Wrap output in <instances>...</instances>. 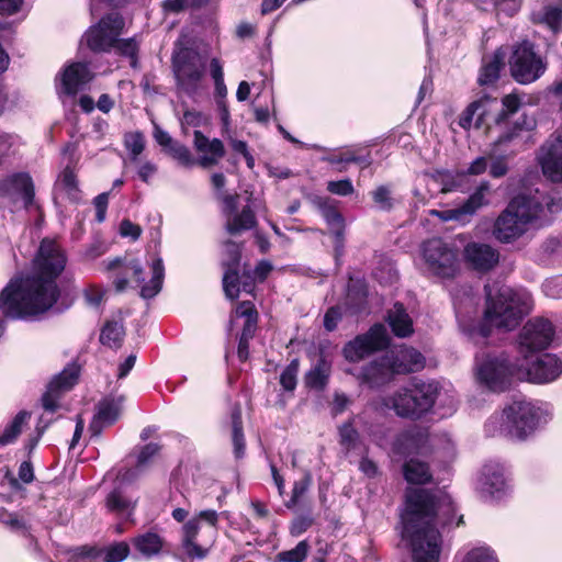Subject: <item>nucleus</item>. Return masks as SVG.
Segmentation results:
<instances>
[{
	"label": "nucleus",
	"mask_w": 562,
	"mask_h": 562,
	"mask_svg": "<svg viewBox=\"0 0 562 562\" xmlns=\"http://www.w3.org/2000/svg\"><path fill=\"white\" fill-rule=\"evenodd\" d=\"M67 263L60 245L49 238L41 241L32 273L10 280L0 293V313L5 318L23 319L48 311L57 301L56 283Z\"/></svg>",
	"instance_id": "f257e3e1"
},
{
	"label": "nucleus",
	"mask_w": 562,
	"mask_h": 562,
	"mask_svg": "<svg viewBox=\"0 0 562 562\" xmlns=\"http://www.w3.org/2000/svg\"><path fill=\"white\" fill-rule=\"evenodd\" d=\"M454 510L452 498L441 491L407 490L402 537L409 542L414 562L439 561L442 540L437 525L452 524Z\"/></svg>",
	"instance_id": "f03ea898"
},
{
	"label": "nucleus",
	"mask_w": 562,
	"mask_h": 562,
	"mask_svg": "<svg viewBox=\"0 0 562 562\" xmlns=\"http://www.w3.org/2000/svg\"><path fill=\"white\" fill-rule=\"evenodd\" d=\"M562 203L554 201L546 192H522L510 200L494 223L493 235L501 243H512L522 236L530 224L542 217L544 210L555 213Z\"/></svg>",
	"instance_id": "7ed1b4c3"
},
{
	"label": "nucleus",
	"mask_w": 562,
	"mask_h": 562,
	"mask_svg": "<svg viewBox=\"0 0 562 562\" xmlns=\"http://www.w3.org/2000/svg\"><path fill=\"white\" fill-rule=\"evenodd\" d=\"M552 417L548 404H538L527 400L514 401L502 413L492 415L485 423V432L490 437L503 436L525 440Z\"/></svg>",
	"instance_id": "20e7f679"
},
{
	"label": "nucleus",
	"mask_w": 562,
	"mask_h": 562,
	"mask_svg": "<svg viewBox=\"0 0 562 562\" xmlns=\"http://www.w3.org/2000/svg\"><path fill=\"white\" fill-rule=\"evenodd\" d=\"M485 292L484 318L477 330L473 333L482 339L490 336L492 327L505 330L514 329L532 308V297L526 290H514L503 285L496 294H493L491 288L486 285Z\"/></svg>",
	"instance_id": "39448f33"
},
{
	"label": "nucleus",
	"mask_w": 562,
	"mask_h": 562,
	"mask_svg": "<svg viewBox=\"0 0 562 562\" xmlns=\"http://www.w3.org/2000/svg\"><path fill=\"white\" fill-rule=\"evenodd\" d=\"M124 26V19L119 13H110L90 26L81 42L97 53L114 49L119 55L128 57L131 66L136 68L138 43L134 37L120 40Z\"/></svg>",
	"instance_id": "423d86ee"
},
{
	"label": "nucleus",
	"mask_w": 562,
	"mask_h": 562,
	"mask_svg": "<svg viewBox=\"0 0 562 562\" xmlns=\"http://www.w3.org/2000/svg\"><path fill=\"white\" fill-rule=\"evenodd\" d=\"M438 394L437 382L414 380L393 396L384 398L383 404L401 417L419 418L432 407Z\"/></svg>",
	"instance_id": "0eeeda50"
},
{
	"label": "nucleus",
	"mask_w": 562,
	"mask_h": 562,
	"mask_svg": "<svg viewBox=\"0 0 562 562\" xmlns=\"http://www.w3.org/2000/svg\"><path fill=\"white\" fill-rule=\"evenodd\" d=\"M518 368L519 361L512 363L505 352H482L475 357L474 373L482 387L501 393L518 380Z\"/></svg>",
	"instance_id": "6e6552de"
},
{
	"label": "nucleus",
	"mask_w": 562,
	"mask_h": 562,
	"mask_svg": "<svg viewBox=\"0 0 562 562\" xmlns=\"http://www.w3.org/2000/svg\"><path fill=\"white\" fill-rule=\"evenodd\" d=\"M425 272L441 279H452L460 269L457 247L435 237L424 241L420 246Z\"/></svg>",
	"instance_id": "1a4fd4ad"
},
{
	"label": "nucleus",
	"mask_w": 562,
	"mask_h": 562,
	"mask_svg": "<svg viewBox=\"0 0 562 562\" xmlns=\"http://www.w3.org/2000/svg\"><path fill=\"white\" fill-rule=\"evenodd\" d=\"M508 64L512 77L520 85L537 81L548 68L546 56L528 40L513 46Z\"/></svg>",
	"instance_id": "9d476101"
},
{
	"label": "nucleus",
	"mask_w": 562,
	"mask_h": 562,
	"mask_svg": "<svg viewBox=\"0 0 562 562\" xmlns=\"http://www.w3.org/2000/svg\"><path fill=\"white\" fill-rule=\"evenodd\" d=\"M172 69L178 89L193 95L205 71V57L194 48L177 47L172 54Z\"/></svg>",
	"instance_id": "9b49d317"
},
{
	"label": "nucleus",
	"mask_w": 562,
	"mask_h": 562,
	"mask_svg": "<svg viewBox=\"0 0 562 562\" xmlns=\"http://www.w3.org/2000/svg\"><path fill=\"white\" fill-rule=\"evenodd\" d=\"M553 336L554 327L550 321L542 317L528 321L518 337V348L524 360L527 361L533 352L548 348Z\"/></svg>",
	"instance_id": "f8f14e48"
},
{
	"label": "nucleus",
	"mask_w": 562,
	"mask_h": 562,
	"mask_svg": "<svg viewBox=\"0 0 562 562\" xmlns=\"http://www.w3.org/2000/svg\"><path fill=\"white\" fill-rule=\"evenodd\" d=\"M202 522L210 529L213 539L217 531L218 514L213 509L201 510L182 526V547L187 554L193 559H203L207 553L206 548L194 541Z\"/></svg>",
	"instance_id": "ddd939ff"
},
{
	"label": "nucleus",
	"mask_w": 562,
	"mask_h": 562,
	"mask_svg": "<svg viewBox=\"0 0 562 562\" xmlns=\"http://www.w3.org/2000/svg\"><path fill=\"white\" fill-rule=\"evenodd\" d=\"M561 374L562 362L557 356L551 353L542 355L536 360H531V357H528L527 361L522 359L519 362L518 380L520 381L526 380L542 384L555 380Z\"/></svg>",
	"instance_id": "4468645a"
},
{
	"label": "nucleus",
	"mask_w": 562,
	"mask_h": 562,
	"mask_svg": "<svg viewBox=\"0 0 562 562\" xmlns=\"http://www.w3.org/2000/svg\"><path fill=\"white\" fill-rule=\"evenodd\" d=\"M387 344L386 328L382 324H375L366 334L346 344L342 352L348 361L358 362L373 351L386 347Z\"/></svg>",
	"instance_id": "2eb2a0df"
},
{
	"label": "nucleus",
	"mask_w": 562,
	"mask_h": 562,
	"mask_svg": "<svg viewBox=\"0 0 562 562\" xmlns=\"http://www.w3.org/2000/svg\"><path fill=\"white\" fill-rule=\"evenodd\" d=\"M123 267L126 276H131L137 284H142V297L153 299L160 292L165 278V267L161 258H155L151 261V277L147 283H145L144 270L138 260H131L124 263Z\"/></svg>",
	"instance_id": "dca6fc26"
},
{
	"label": "nucleus",
	"mask_w": 562,
	"mask_h": 562,
	"mask_svg": "<svg viewBox=\"0 0 562 562\" xmlns=\"http://www.w3.org/2000/svg\"><path fill=\"white\" fill-rule=\"evenodd\" d=\"M22 198L25 206L34 199V184L27 172H15L0 180V199L16 201Z\"/></svg>",
	"instance_id": "f3484780"
},
{
	"label": "nucleus",
	"mask_w": 562,
	"mask_h": 562,
	"mask_svg": "<svg viewBox=\"0 0 562 562\" xmlns=\"http://www.w3.org/2000/svg\"><path fill=\"white\" fill-rule=\"evenodd\" d=\"M224 256L223 266L225 272L223 276V289L225 295L234 300L238 297L239 294L238 266L240 260V245L232 240L225 241Z\"/></svg>",
	"instance_id": "a211bd4d"
},
{
	"label": "nucleus",
	"mask_w": 562,
	"mask_h": 562,
	"mask_svg": "<svg viewBox=\"0 0 562 562\" xmlns=\"http://www.w3.org/2000/svg\"><path fill=\"white\" fill-rule=\"evenodd\" d=\"M79 371L77 364H69L49 382L42 397V404L46 411L54 412L57 408L59 394L74 387L79 379Z\"/></svg>",
	"instance_id": "6ab92c4d"
},
{
	"label": "nucleus",
	"mask_w": 562,
	"mask_h": 562,
	"mask_svg": "<svg viewBox=\"0 0 562 562\" xmlns=\"http://www.w3.org/2000/svg\"><path fill=\"white\" fill-rule=\"evenodd\" d=\"M542 173L552 182H562V145L559 139L547 140L537 153Z\"/></svg>",
	"instance_id": "aec40b11"
},
{
	"label": "nucleus",
	"mask_w": 562,
	"mask_h": 562,
	"mask_svg": "<svg viewBox=\"0 0 562 562\" xmlns=\"http://www.w3.org/2000/svg\"><path fill=\"white\" fill-rule=\"evenodd\" d=\"M92 78L93 74L88 65L78 61L67 65L56 78V81L63 93L75 95L79 90L83 89Z\"/></svg>",
	"instance_id": "412c9836"
},
{
	"label": "nucleus",
	"mask_w": 562,
	"mask_h": 562,
	"mask_svg": "<svg viewBox=\"0 0 562 562\" xmlns=\"http://www.w3.org/2000/svg\"><path fill=\"white\" fill-rule=\"evenodd\" d=\"M235 317L245 318L244 328L238 341L237 355L240 361H246L249 356V340L257 328L258 313L252 302H240L235 310Z\"/></svg>",
	"instance_id": "4be33fe9"
},
{
	"label": "nucleus",
	"mask_w": 562,
	"mask_h": 562,
	"mask_svg": "<svg viewBox=\"0 0 562 562\" xmlns=\"http://www.w3.org/2000/svg\"><path fill=\"white\" fill-rule=\"evenodd\" d=\"M124 396H108L99 402L98 409L90 423L89 430L92 436H99L104 427L113 425L122 411Z\"/></svg>",
	"instance_id": "5701e85b"
},
{
	"label": "nucleus",
	"mask_w": 562,
	"mask_h": 562,
	"mask_svg": "<svg viewBox=\"0 0 562 562\" xmlns=\"http://www.w3.org/2000/svg\"><path fill=\"white\" fill-rule=\"evenodd\" d=\"M394 367L396 374L416 372L424 368L425 358L416 349L407 346H400L385 353Z\"/></svg>",
	"instance_id": "b1692460"
},
{
	"label": "nucleus",
	"mask_w": 562,
	"mask_h": 562,
	"mask_svg": "<svg viewBox=\"0 0 562 562\" xmlns=\"http://www.w3.org/2000/svg\"><path fill=\"white\" fill-rule=\"evenodd\" d=\"M465 262L477 271H488L499 259L498 251L487 244L470 243L464 248Z\"/></svg>",
	"instance_id": "393cba45"
},
{
	"label": "nucleus",
	"mask_w": 562,
	"mask_h": 562,
	"mask_svg": "<svg viewBox=\"0 0 562 562\" xmlns=\"http://www.w3.org/2000/svg\"><path fill=\"white\" fill-rule=\"evenodd\" d=\"M395 374L387 356L383 355L364 366L359 378L370 387H376L390 382Z\"/></svg>",
	"instance_id": "a878e982"
},
{
	"label": "nucleus",
	"mask_w": 562,
	"mask_h": 562,
	"mask_svg": "<svg viewBox=\"0 0 562 562\" xmlns=\"http://www.w3.org/2000/svg\"><path fill=\"white\" fill-rule=\"evenodd\" d=\"M194 147L199 153L204 154L199 164L202 167L214 166L225 156V147L221 139H210L201 131H194Z\"/></svg>",
	"instance_id": "bb28decb"
},
{
	"label": "nucleus",
	"mask_w": 562,
	"mask_h": 562,
	"mask_svg": "<svg viewBox=\"0 0 562 562\" xmlns=\"http://www.w3.org/2000/svg\"><path fill=\"white\" fill-rule=\"evenodd\" d=\"M481 491L492 497H501L507 490L504 468L498 463L485 464L480 477Z\"/></svg>",
	"instance_id": "cd10ccee"
},
{
	"label": "nucleus",
	"mask_w": 562,
	"mask_h": 562,
	"mask_svg": "<svg viewBox=\"0 0 562 562\" xmlns=\"http://www.w3.org/2000/svg\"><path fill=\"white\" fill-rule=\"evenodd\" d=\"M428 441L427 432L419 427H411L402 431L393 443L394 453L406 456L423 450Z\"/></svg>",
	"instance_id": "c85d7f7f"
},
{
	"label": "nucleus",
	"mask_w": 562,
	"mask_h": 562,
	"mask_svg": "<svg viewBox=\"0 0 562 562\" xmlns=\"http://www.w3.org/2000/svg\"><path fill=\"white\" fill-rule=\"evenodd\" d=\"M494 105H496V99H492L490 97H482L481 99L473 101L460 116V126L463 128H470L474 124L476 127H480Z\"/></svg>",
	"instance_id": "c756f323"
},
{
	"label": "nucleus",
	"mask_w": 562,
	"mask_h": 562,
	"mask_svg": "<svg viewBox=\"0 0 562 562\" xmlns=\"http://www.w3.org/2000/svg\"><path fill=\"white\" fill-rule=\"evenodd\" d=\"M159 451L160 446L158 443L150 442L142 447L137 453L135 467L120 472L119 476L122 482L131 483L135 481L147 470Z\"/></svg>",
	"instance_id": "7c9ffc66"
},
{
	"label": "nucleus",
	"mask_w": 562,
	"mask_h": 562,
	"mask_svg": "<svg viewBox=\"0 0 562 562\" xmlns=\"http://www.w3.org/2000/svg\"><path fill=\"white\" fill-rule=\"evenodd\" d=\"M386 322L392 333L400 338L408 337L414 333L413 321L401 303H395L387 311Z\"/></svg>",
	"instance_id": "2f4dec72"
},
{
	"label": "nucleus",
	"mask_w": 562,
	"mask_h": 562,
	"mask_svg": "<svg viewBox=\"0 0 562 562\" xmlns=\"http://www.w3.org/2000/svg\"><path fill=\"white\" fill-rule=\"evenodd\" d=\"M537 126L536 119L524 114L519 117L512 127L504 131L498 138L494 142V146H503L510 143H516L524 138L525 132H531Z\"/></svg>",
	"instance_id": "473e14b6"
},
{
	"label": "nucleus",
	"mask_w": 562,
	"mask_h": 562,
	"mask_svg": "<svg viewBox=\"0 0 562 562\" xmlns=\"http://www.w3.org/2000/svg\"><path fill=\"white\" fill-rule=\"evenodd\" d=\"M319 206L322 209V215L328 224L331 234L335 237V247L336 251L344 247V229H345V221L342 215L333 206L327 205L326 200L319 201Z\"/></svg>",
	"instance_id": "72a5a7b5"
},
{
	"label": "nucleus",
	"mask_w": 562,
	"mask_h": 562,
	"mask_svg": "<svg viewBox=\"0 0 562 562\" xmlns=\"http://www.w3.org/2000/svg\"><path fill=\"white\" fill-rule=\"evenodd\" d=\"M132 543L138 553L150 559L160 553L165 541L158 533L147 531L134 537Z\"/></svg>",
	"instance_id": "f704fd0d"
},
{
	"label": "nucleus",
	"mask_w": 562,
	"mask_h": 562,
	"mask_svg": "<svg viewBox=\"0 0 562 562\" xmlns=\"http://www.w3.org/2000/svg\"><path fill=\"white\" fill-rule=\"evenodd\" d=\"M56 192H63L67 198L74 202L79 201L80 191L77 181V175L75 170L67 166L58 176L55 187Z\"/></svg>",
	"instance_id": "c9c22d12"
},
{
	"label": "nucleus",
	"mask_w": 562,
	"mask_h": 562,
	"mask_svg": "<svg viewBox=\"0 0 562 562\" xmlns=\"http://www.w3.org/2000/svg\"><path fill=\"white\" fill-rule=\"evenodd\" d=\"M491 190L488 181H482L474 192L461 205L467 217L473 216L477 210L487 205L490 200L487 198Z\"/></svg>",
	"instance_id": "e433bc0d"
},
{
	"label": "nucleus",
	"mask_w": 562,
	"mask_h": 562,
	"mask_svg": "<svg viewBox=\"0 0 562 562\" xmlns=\"http://www.w3.org/2000/svg\"><path fill=\"white\" fill-rule=\"evenodd\" d=\"M106 507L117 516L128 519L134 512L135 503L121 490H114L106 497Z\"/></svg>",
	"instance_id": "4c0bfd02"
},
{
	"label": "nucleus",
	"mask_w": 562,
	"mask_h": 562,
	"mask_svg": "<svg viewBox=\"0 0 562 562\" xmlns=\"http://www.w3.org/2000/svg\"><path fill=\"white\" fill-rule=\"evenodd\" d=\"M330 375V364L321 358L317 363L306 373L305 384L314 390H324Z\"/></svg>",
	"instance_id": "58836bf2"
},
{
	"label": "nucleus",
	"mask_w": 562,
	"mask_h": 562,
	"mask_svg": "<svg viewBox=\"0 0 562 562\" xmlns=\"http://www.w3.org/2000/svg\"><path fill=\"white\" fill-rule=\"evenodd\" d=\"M503 65L504 55L499 52H496L490 58L484 59L479 76V83L482 86L494 83L499 77Z\"/></svg>",
	"instance_id": "ea45409f"
},
{
	"label": "nucleus",
	"mask_w": 562,
	"mask_h": 562,
	"mask_svg": "<svg viewBox=\"0 0 562 562\" xmlns=\"http://www.w3.org/2000/svg\"><path fill=\"white\" fill-rule=\"evenodd\" d=\"M256 217L249 206H246L238 214H233L226 218V231L231 235L238 234L243 231H248L255 227Z\"/></svg>",
	"instance_id": "a19ab883"
},
{
	"label": "nucleus",
	"mask_w": 562,
	"mask_h": 562,
	"mask_svg": "<svg viewBox=\"0 0 562 562\" xmlns=\"http://www.w3.org/2000/svg\"><path fill=\"white\" fill-rule=\"evenodd\" d=\"M404 477L412 484H426L431 480V473L427 463L411 459L404 467Z\"/></svg>",
	"instance_id": "79ce46f5"
},
{
	"label": "nucleus",
	"mask_w": 562,
	"mask_h": 562,
	"mask_svg": "<svg viewBox=\"0 0 562 562\" xmlns=\"http://www.w3.org/2000/svg\"><path fill=\"white\" fill-rule=\"evenodd\" d=\"M430 179L440 187V192L447 193L461 187L464 175L453 173L447 170H436L429 175Z\"/></svg>",
	"instance_id": "37998d69"
},
{
	"label": "nucleus",
	"mask_w": 562,
	"mask_h": 562,
	"mask_svg": "<svg viewBox=\"0 0 562 562\" xmlns=\"http://www.w3.org/2000/svg\"><path fill=\"white\" fill-rule=\"evenodd\" d=\"M29 418L30 414L27 412H20L16 414V416L0 435V446H7L14 442L19 435L22 432V428Z\"/></svg>",
	"instance_id": "c03bdc74"
},
{
	"label": "nucleus",
	"mask_w": 562,
	"mask_h": 562,
	"mask_svg": "<svg viewBox=\"0 0 562 562\" xmlns=\"http://www.w3.org/2000/svg\"><path fill=\"white\" fill-rule=\"evenodd\" d=\"M232 427L234 453L236 458H241L245 453V439L243 432L241 411L238 406L232 412Z\"/></svg>",
	"instance_id": "a18cd8bd"
},
{
	"label": "nucleus",
	"mask_w": 562,
	"mask_h": 562,
	"mask_svg": "<svg viewBox=\"0 0 562 562\" xmlns=\"http://www.w3.org/2000/svg\"><path fill=\"white\" fill-rule=\"evenodd\" d=\"M124 328L117 322H108L100 334V341L111 348L119 347L123 339Z\"/></svg>",
	"instance_id": "49530a36"
},
{
	"label": "nucleus",
	"mask_w": 562,
	"mask_h": 562,
	"mask_svg": "<svg viewBox=\"0 0 562 562\" xmlns=\"http://www.w3.org/2000/svg\"><path fill=\"white\" fill-rule=\"evenodd\" d=\"M338 434L339 445L341 446L345 453H349L357 448L360 436L351 422L342 424L338 428Z\"/></svg>",
	"instance_id": "de8ad7c7"
},
{
	"label": "nucleus",
	"mask_w": 562,
	"mask_h": 562,
	"mask_svg": "<svg viewBox=\"0 0 562 562\" xmlns=\"http://www.w3.org/2000/svg\"><path fill=\"white\" fill-rule=\"evenodd\" d=\"M372 200L376 206V209L390 212L395 204V199L392 193V189L390 186H379L371 192Z\"/></svg>",
	"instance_id": "09e8293b"
},
{
	"label": "nucleus",
	"mask_w": 562,
	"mask_h": 562,
	"mask_svg": "<svg viewBox=\"0 0 562 562\" xmlns=\"http://www.w3.org/2000/svg\"><path fill=\"white\" fill-rule=\"evenodd\" d=\"M310 544L306 540L300 541L295 548L279 552L276 562H303L307 557Z\"/></svg>",
	"instance_id": "8fccbe9b"
},
{
	"label": "nucleus",
	"mask_w": 562,
	"mask_h": 562,
	"mask_svg": "<svg viewBox=\"0 0 562 562\" xmlns=\"http://www.w3.org/2000/svg\"><path fill=\"white\" fill-rule=\"evenodd\" d=\"M167 151L181 166L192 167L195 164V159L193 158L190 149L177 140H175L172 145L167 148Z\"/></svg>",
	"instance_id": "3c124183"
},
{
	"label": "nucleus",
	"mask_w": 562,
	"mask_h": 562,
	"mask_svg": "<svg viewBox=\"0 0 562 562\" xmlns=\"http://www.w3.org/2000/svg\"><path fill=\"white\" fill-rule=\"evenodd\" d=\"M502 105H503V109L502 111L497 114L496 119H495V122L497 124L504 122L509 115H513L515 114L516 112H518L520 105H521V100L520 98L515 94V93H510V94H506L503 99H502Z\"/></svg>",
	"instance_id": "603ef678"
},
{
	"label": "nucleus",
	"mask_w": 562,
	"mask_h": 562,
	"mask_svg": "<svg viewBox=\"0 0 562 562\" xmlns=\"http://www.w3.org/2000/svg\"><path fill=\"white\" fill-rule=\"evenodd\" d=\"M130 554V546L122 541L108 547L102 553V562H122Z\"/></svg>",
	"instance_id": "864d4df0"
},
{
	"label": "nucleus",
	"mask_w": 562,
	"mask_h": 562,
	"mask_svg": "<svg viewBox=\"0 0 562 562\" xmlns=\"http://www.w3.org/2000/svg\"><path fill=\"white\" fill-rule=\"evenodd\" d=\"M299 360L293 359L282 371L280 375V384L285 391H294L296 387L297 373H299Z\"/></svg>",
	"instance_id": "5fc2aeb1"
},
{
	"label": "nucleus",
	"mask_w": 562,
	"mask_h": 562,
	"mask_svg": "<svg viewBox=\"0 0 562 562\" xmlns=\"http://www.w3.org/2000/svg\"><path fill=\"white\" fill-rule=\"evenodd\" d=\"M312 484V476L306 473L301 480L295 481L292 488V496L286 503V507L291 508L295 506L301 498L305 495Z\"/></svg>",
	"instance_id": "6e6d98bb"
},
{
	"label": "nucleus",
	"mask_w": 562,
	"mask_h": 562,
	"mask_svg": "<svg viewBox=\"0 0 562 562\" xmlns=\"http://www.w3.org/2000/svg\"><path fill=\"white\" fill-rule=\"evenodd\" d=\"M497 15L512 18L517 14L521 8L522 0H491Z\"/></svg>",
	"instance_id": "4d7b16f0"
},
{
	"label": "nucleus",
	"mask_w": 562,
	"mask_h": 562,
	"mask_svg": "<svg viewBox=\"0 0 562 562\" xmlns=\"http://www.w3.org/2000/svg\"><path fill=\"white\" fill-rule=\"evenodd\" d=\"M125 146L131 154V159L136 161L145 147L144 137L140 133H132L125 138Z\"/></svg>",
	"instance_id": "13d9d810"
},
{
	"label": "nucleus",
	"mask_w": 562,
	"mask_h": 562,
	"mask_svg": "<svg viewBox=\"0 0 562 562\" xmlns=\"http://www.w3.org/2000/svg\"><path fill=\"white\" fill-rule=\"evenodd\" d=\"M429 214L432 216H436L440 218L442 222H449V221H457V222H463L467 218L465 213L463 212L462 206H458L450 210H431L429 211Z\"/></svg>",
	"instance_id": "bf43d9fd"
},
{
	"label": "nucleus",
	"mask_w": 562,
	"mask_h": 562,
	"mask_svg": "<svg viewBox=\"0 0 562 562\" xmlns=\"http://www.w3.org/2000/svg\"><path fill=\"white\" fill-rule=\"evenodd\" d=\"M462 562H497V559L488 548H475L465 555Z\"/></svg>",
	"instance_id": "052dcab7"
},
{
	"label": "nucleus",
	"mask_w": 562,
	"mask_h": 562,
	"mask_svg": "<svg viewBox=\"0 0 562 562\" xmlns=\"http://www.w3.org/2000/svg\"><path fill=\"white\" fill-rule=\"evenodd\" d=\"M16 145L18 138L14 135L0 131V166Z\"/></svg>",
	"instance_id": "680f3d73"
},
{
	"label": "nucleus",
	"mask_w": 562,
	"mask_h": 562,
	"mask_svg": "<svg viewBox=\"0 0 562 562\" xmlns=\"http://www.w3.org/2000/svg\"><path fill=\"white\" fill-rule=\"evenodd\" d=\"M105 295V290L99 285H89L83 291L86 303L92 307H99Z\"/></svg>",
	"instance_id": "e2e57ef3"
},
{
	"label": "nucleus",
	"mask_w": 562,
	"mask_h": 562,
	"mask_svg": "<svg viewBox=\"0 0 562 562\" xmlns=\"http://www.w3.org/2000/svg\"><path fill=\"white\" fill-rule=\"evenodd\" d=\"M327 190L330 193L337 194L340 196L350 195L355 191L352 182L349 179H342V180H338V181H329L327 183Z\"/></svg>",
	"instance_id": "0e129e2a"
},
{
	"label": "nucleus",
	"mask_w": 562,
	"mask_h": 562,
	"mask_svg": "<svg viewBox=\"0 0 562 562\" xmlns=\"http://www.w3.org/2000/svg\"><path fill=\"white\" fill-rule=\"evenodd\" d=\"M314 519L311 516H299L292 521L290 526V533L293 537H299L311 528Z\"/></svg>",
	"instance_id": "69168bd1"
},
{
	"label": "nucleus",
	"mask_w": 562,
	"mask_h": 562,
	"mask_svg": "<svg viewBox=\"0 0 562 562\" xmlns=\"http://www.w3.org/2000/svg\"><path fill=\"white\" fill-rule=\"evenodd\" d=\"M542 291L549 297H562V277L547 280L542 284Z\"/></svg>",
	"instance_id": "338daca9"
},
{
	"label": "nucleus",
	"mask_w": 562,
	"mask_h": 562,
	"mask_svg": "<svg viewBox=\"0 0 562 562\" xmlns=\"http://www.w3.org/2000/svg\"><path fill=\"white\" fill-rule=\"evenodd\" d=\"M508 172V165L504 156L494 157L490 165V176L492 178H502Z\"/></svg>",
	"instance_id": "774afa93"
}]
</instances>
